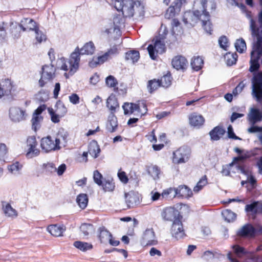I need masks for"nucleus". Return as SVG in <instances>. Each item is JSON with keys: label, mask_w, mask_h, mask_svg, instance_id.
<instances>
[{"label": "nucleus", "mask_w": 262, "mask_h": 262, "mask_svg": "<svg viewBox=\"0 0 262 262\" xmlns=\"http://www.w3.org/2000/svg\"><path fill=\"white\" fill-rule=\"evenodd\" d=\"M162 216L164 220L168 221L182 218L178 210L172 207L165 208L162 212Z\"/></svg>", "instance_id": "nucleus-15"}, {"label": "nucleus", "mask_w": 262, "mask_h": 262, "mask_svg": "<svg viewBox=\"0 0 262 262\" xmlns=\"http://www.w3.org/2000/svg\"><path fill=\"white\" fill-rule=\"evenodd\" d=\"M115 8L121 11L124 17L142 18L144 14V7L140 0H112Z\"/></svg>", "instance_id": "nucleus-2"}, {"label": "nucleus", "mask_w": 262, "mask_h": 262, "mask_svg": "<svg viewBox=\"0 0 262 262\" xmlns=\"http://www.w3.org/2000/svg\"><path fill=\"white\" fill-rule=\"evenodd\" d=\"M132 114L134 113L135 112H137L140 113L141 115H143L144 114L146 113L147 111V109L146 107V104L142 102L139 104H135L132 103Z\"/></svg>", "instance_id": "nucleus-31"}, {"label": "nucleus", "mask_w": 262, "mask_h": 262, "mask_svg": "<svg viewBox=\"0 0 262 262\" xmlns=\"http://www.w3.org/2000/svg\"><path fill=\"white\" fill-rule=\"evenodd\" d=\"M7 148L4 143L0 144V160H2L7 153Z\"/></svg>", "instance_id": "nucleus-62"}, {"label": "nucleus", "mask_w": 262, "mask_h": 262, "mask_svg": "<svg viewBox=\"0 0 262 262\" xmlns=\"http://www.w3.org/2000/svg\"><path fill=\"white\" fill-rule=\"evenodd\" d=\"M0 87L4 91L6 96H10L12 98L11 92L14 87L13 81L9 79L3 80L1 82Z\"/></svg>", "instance_id": "nucleus-23"}, {"label": "nucleus", "mask_w": 262, "mask_h": 262, "mask_svg": "<svg viewBox=\"0 0 262 262\" xmlns=\"http://www.w3.org/2000/svg\"><path fill=\"white\" fill-rule=\"evenodd\" d=\"M202 11L195 10L193 12H186L184 13L183 21L186 25L193 26L200 20Z\"/></svg>", "instance_id": "nucleus-13"}, {"label": "nucleus", "mask_w": 262, "mask_h": 262, "mask_svg": "<svg viewBox=\"0 0 262 262\" xmlns=\"http://www.w3.org/2000/svg\"><path fill=\"white\" fill-rule=\"evenodd\" d=\"M47 229L52 235L59 237L63 235L62 234L66 230V228L63 225L54 224L48 226Z\"/></svg>", "instance_id": "nucleus-22"}, {"label": "nucleus", "mask_w": 262, "mask_h": 262, "mask_svg": "<svg viewBox=\"0 0 262 262\" xmlns=\"http://www.w3.org/2000/svg\"><path fill=\"white\" fill-rule=\"evenodd\" d=\"M73 245L76 248L83 252H85L93 248V245L91 244L81 241H76Z\"/></svg>", "instance_id": "nucleus-33"}, {"label": "nucleus", "mask_w": 262, "mask_h": 262, "mask_svg": "<svg viewBox=\"0 0 262 262\" xmlns=\"http://www.w3.org/2000/svg\"><path fill=\"white\" fill-rule=\"evenodd\" d=\"M258 202H254L253 203L248 204L245 206V211L249 213V215L253 219H255L257 213H258Z\"/></svg>", "instance_id": "nucleus-30"}, {"label": "nucleus", "mask_w": 262, "mask_h": 262, "mask_svg": "<svg viewBox=\"0 0 262 262\" xmlns=\"http://www.w3.org/2000/svg\"><path fill=\"white\" fill-rule=\"evenodd\" d=\"M19 26L23 31H35L38 28L37 23L32 18H23L19 24Z\"/></svg>", "instance_id": "nucleus-17"}, {"label": "nucleus", "mask_w": 262, "mask_h": 262, "mask_svg": "<svg viewBox=\"0 0 262 262\" xmlns=\"http://www.w3.org/2000/svg\"><path fill=\"white\" fill-rule=\"evenodd\" d=\"M255 233V228L249 224L244 225L237 232V234L242 237H252L254 235Z\"/></svg>", "instance_id": "nucleus-21"}, {"label": "nucleus", "mask_w": 262, "mask_h": 262, "mask_svg": "<svg viewBox=\"0 0 262 262\" xmlns=\"http://www.w3.org/2000/svg\"><path fill=\"white\" fill-rule=\"evenodd\" d=\"M251 95L258 102H262V72L254 75L252 79Z\"/></svg>", "instance_id": "nucleus-5"}, {"label": "nucleus", "mask_w": 262, "mask_h": 262, "mask_svg": "<svg viewBox=\"0 0 262 262\" xmlns=\"http://www.w3.org/2000/svg\"><path fill=\"white\" fill-rule=\"evenodd\" d=\"M68 136L66 132L62 133L59 131L55 137L47 136L42 138L40 140L42 151L45 153H49L60 150L61 148L60 146L61 142H67Z\"/></svg>", "instance_id": "nucleus-3"}, {"label": "nucleus", "mask_w": 262, "mask_h": 262, "mask_svg": "<svg viewBox=\"0 0 262 262\" xmlns=\"http://www.w3.org/2000/svg\"><path fill=\"white\" fill-rule=\"evenodd\" d=\"M88 152L94 158H96L99 156L100 148L96 141L94 140L90 143Z\"/></svg>", "instance_id": "nucleus-28"}, {"label": "nucleus", "mask_w": 262, "mask_h": 262, "mask_svg": "<svg viewBox=\"0 0 262 262\" xmlns=\"http://www.w3.org/2000/svg\"><path fill=\"white\" fill-rule=\"evenodd\" d=\"M99 231V238L101 243L105 242L110 238V236H112V234L104 227H100Z\"/></svg>", "instance_id": "nucleus-36"}, {"label": "nucleus", "mask_w": 262, "mask_h": 262, "mask_svg": "<svg viewBox=\"0 0 262 262\" xmlns=\"http://www.w3.org/2000/svg\"><path fill=\"white\" fill-rule=\"evenodd\" d=\"M261 56L262 39L260 37L258 41L254 43L251 52L250 66L249 70L250 72H253L258 70L259 68V60Z\"/></svg>", "instance_id": "nucleus-4"}, {"label": "nucleus", "mask_w": 262, "mask_h": 262, "mask_svg": "<svg viewBox=\"0 0 262 262\" xmlns=\"http://www.w3.org/2000/svg\"><path fill=\"white\" fill-rule=\"evenodd\" d=\"M203 63V59L200 57H194L191 61L192 68L196 71H198L202 69Z\"/></svg>", "instance_id": "nucleus-34"}, {"label": "nucleus", "mask_w": 262, "mask_h": 262, "mask_svg": "<svg viewBox=\"0 0 262 262\" xmlns=\"http://www.w3.org/2000/svg\"><path fill=\"white\" fill-rule=\"evenodd\" d=\"M42 120L43 118L42 116H37L36 115H33L31 119L32 129L36 132L40 128Z\"/></svg>", "instance_id": "nucleus-37"}, {"label": "nucleus", "mask_w": 262, "mask_h": 262, "mask_svg": "<svg viewBox=\"0 0 262 262\" xmlns=\"http://www.w3.org/2000/svg\"><path fill=\"white\" fill-rule=\"evenodd\" d=\"M254 155L255 154L252 151L244 150L241 155L234 158V162L245 160L254 156Z\"/></svg>", "instance_id": "nucleus-43"}, {"label": "nucleus", "mask_w": 262, "mask_h": 262, "mask_svg": "<svg viewBox=\"0 0 262 262\" xmlns=\"http://www.w3.org/2000/svg\"><path fill=\"white\" fill-rule=\"evenodd\" d=\"M159 86H161L159 80L155 79L149 80L147 85L148 90L150 93L156 90Z\"/></svg>", "instance_id": "nucleus-50"}, {"label": "nucleus", "mask_w": 262, "mask_h": 262, "mask_svg": "<svg viewBox=\"0 0 262 262\" xmlns=\"http://www.w3.org/2000/svg\"><path fill=\"white\" fill-rule=\"evenodd\" d=\"M219 43L221 48L226 50L228 47L227 38L225 36H221L219 39Z\"/></svg>", "instance_id": "nucleus-56"}, {"label": "nucleus", "mask_w": 262, "mask_h": 262, "mask_svg": "<svg viewBox=\"0 0 262 262\" xmlns=\"http://www.w3.org/2000/svg\"><path fill=\"white\" fill-rule=\"evenodd\" d=\"M159 83L161 86L164 88H167L171 85V77L170 74H166L161 77L159 80Z\"/></svg>", "instance_id": "nucleus-51"}, {"label": "nucleus", "mask_w": 262, "mask_h": 262, "mask_svg": "<svg viewBox=\"0 0 262 262\" xmlns=\"http://www.w3.org/2000/svg\"><path fill=\"white\" fill-rule=\"evenodd\" d=\"M105 127L107 132L110 133H114L117 130L118 122L117 118L115 114H110L107 118Z\"/></svg>", "instance_id": "nucleus-19"}, {"label": "nucleus", "mask_w": 262, "mask_h": 262, "mask_svg": "<svg viewBox=\"0 0 262 262\" xmlns=\"http://www.w3.org/2000/svg\"><path fill=\"white\" fill-rule=\"evenodd\" d=\"M80 230L84 236H88L94 231L93 226L92 224L86 223L82 224L80 227Z\"/></svg>", "instance_id": "nucleus-40"}, {"label": "nucleus", "mask_w": 262, "mask_h": 262, "mask_svg": "<svg viewBox=\"0 0 262 262\" xmlns=\"http://www.w3.org/2000/svg\"><path fill=\"white\" fill-rule=\"evenodd\" d=\"M227 129H228V131H227L228 137L229 138L233 139L234 140H242L241 138L236 136L235 135V134L233 132V129L232 125H229Z\"/></svg>", "instance_id": "nucleus-58"}, {"label": "nucleus", "mask_w": 262, "mask_h": 262, "mask_svg": "<svg viewBox=\"0 0 262 262\" xmlns=\"http://www.w3.org/2000/svg\"><path fill=\"white\" fill-rule=\"evenodd\" d=\"M55 68L52 64L45 65L42 67V73L39 80L40 87H43L55 77Z\"/></svg>", "instance_id": "nucleus-8"}, {"label": "nucleus", "mask_w": 262, "mask_h": 262, "mask_svg": "<svg viewBox=\"0 0 262 262\" xmlns=\"http://www.w3.org/2000/svg\"><path fill=\"white\" fill-rule=\"evenodd\" d=\"M140 57L139 52L136 50L129 51L126 53L125 59L126 60H130L134 63L137 62Z\"/></svg>", "instance_id": "nucleus-35"}, {"label": "nucleus", "mask_w": 262, "mask_h": 262, "mask_svg": "<svg viewBox=\"0 0 262 262\" xmlns=\"http://www.w3.org/2000/svg\"><path fill=\"white\" fill-rule=\"evenodd\" d=\"M118 19V17H115L114 18L113 23L111 24V26L110 28H106L104 30V32L106 33L107 34H109L110 33H111L112 31H115L117 28L115 26V23L117 21V20Z\"/></svg>", "instance_id": "nucleus-61"}, {"label": "nucleus", "mask_w": 262, "mask_h": 262, "mask_svg": "<svg viewBox=\"0 0 262 262\" xmlns=\"http://www.w3.org/2000/svg\"><path fill=\"white\" fill-rule=\"evenodd\" d=\"M222 214L225 220L228 222L234 221L236 217V214L229 209H226L222 211Z\"/></svg>", "instance_id": "nucleus-41"}, {"label": "nucleus", "mask_w": 262, "mask_h": 262, "mask_svg": "<svg viewBox=\"0 0 262 262\" xmlns=\"http://www.w3.org/2000/svg\"><path fill=\"white\" fill-rule=\"evenodd\" d=\"M232 248L235 254L238 256H241L242 255L246 253L245 249L238 245H233Z\"/></svg>", "instance_id": "nucleus-57"}, {"label": "nucleus", "mask_w": 262, "mask_h": 262, "mask_svg": "<svg viewBox=\"0 0 262 262\" xmlns=\"http://www.w3.org/2000/svg\"><path fill=\"white\" fill-rule=\"evenodd\" d=\"M118 176L120 180L123 183H127L128 181V179L126 175V173L124 171L119 172L118 173Z\"/></svg>", "instance_id": "nucleus-64"}, {"label": "nucleus", "mask_w": 262, "mask_h": 262, "mask_svg": "<svg viewBox=\"0 0 262 262\" xmlns=\"http://www.w3.org/2000/svg\"><path fill=\"white\" fill-rule=\"evenodd\" d=\"M37 146L27 147L26 157L28 158H32L39 155L40 151Z\"/></svg>", "instance_id": "nucleus-42"}, {"label": "nucleus", "mask_w": 262, "mask_h": 262, "mask_svg": "<svg viewBox=\"0 0 262 262\" xmlns=\"http://www.w3.org/2000/svg\"><path fill=\"white\" fill-rule=\"evenodd\" d=\"M48 111L51 116V120L53 123H57L60 121L61 116L57 113L56 110H54L51 107H48Z\"/></svg>", "instance_id": "nucleus-47"}, {"label": "nucleus", "mask_w": 262, "mask_h": 262, "mask_svg": "<svg viewBox=\"0 0 262 262\" xmlns=\"http://www.w3.org/2000/svg\"><path fill=\"white\" fill-rule=\"evenodd\" d=\"M258 20L260 27H258L256 21L251 18L250 21V29L251 31V35L253 37H256L257 41L261 37L262 39V10L258 15Z\"/></svg>", "instance_id": "nucleus-11"}, {"label": "nucleus", "mask_w": 262, "mask_h": 262, "mask_svg": "<svg viewBox=\"0 0 262 262\" xmlns=\"http://www.w3.org/2000/svg\"><path fill=\"white\" fill-rule=\"evenodd\" d=\"M237 58V55L236 53L231 54L228 53L225 55V59L226 60V63L229 66H232L236 63Z\"/></svg>", "instance_id": "nucleus-48"}, {"label": "nucleus", "mask_w": 262, "mask_h": 262, "mask_svg": "<svg viewBox=\"0 0 262 262\" xmlns=\"http://www.w3.org/2000/svg\"><path fill=\"white\" fill-rule=\"evenodd\" d=\"M187 59L183 56L178 55L173 57L171 61L172 67L178 70H185L188 66Z\"/></svg>", "instance_id": "nucleus-20"}, {"label": "nucleus", "mask_w": 262, "mask_h": 262, "mask_svg": "<svg viewBox=\"0 0 262 262\" xmlns=\"http://www.w3.org/2000/svg\"><path fill=\"white\" fill-rule=\"evenodd\" d=\"M248 117L250 122L252 125H254L256 123L261 120L262 114L258 109L251 108L250 112L248 115Z\"/></svg>", "instance_id": "nucleus-25"}, {"label": "nucleus", "mask_w": 262, "mask_h": 262, "mask_svg": "<svg viewBox=\"0 0 262 262\" xmlns=\"http://www.w3.org/2000/svg\"><path fill=\"white\" fill-rule=\"evenodd\" d=\"M147 50L150 58L155 59L157 54H162L165 51L166 47L164 39L156 38L154 45H149Z\"/></svg>", "instance_id": "nucleus-7"}, {"label": "nucleus", "mask_w": 262, "mask_h": 262, "mask_svg": "<svg viewBox=\"0 0 262 262\" xmlns=\"http://www.w3.org/2000/svg\"><path fill=\"white\" fill-rule=\"evenodd\" d=\"M106 105L111 111V113L113 114H115L116 109L119 106L117 99L114 95H111L107 98Z\"/></svg>", "instance_id": "nucleus-29"}, {"label": "nucleus", "mask_w": 262, "mask_h": 262, "mask_svg": "<svg viewBox=\"0 0 262 262\" xmlns=\"http://www.w3.org/2000/svg\"><path fill=\"white\" fill-rule=\"evenodd\" d=\"M106 84L110 88H115L118 84L117 79L112 75H110L105 79Z\"/></svg>", "instance_id": "nucleus-54"}, {"label": "nucleus", "mask_w": 262, "mask_h": 262, "mask_svg": "<svg viewBox=\"0 0 262 262\" xmlns=\"http://www.w3.org/2000/svg\"><path fill=\"white\" fill-rule=\"evenodd\" d=\"M208 3H210L212 6L213 3L211 0H202L201 5L203 8L202 10V15L201 16L200 20L202 23V26L206 32L209 34H211L212 31V25L210 21V15L208 12L206 11L207 5Z\"/></svg>", "instance_id": "nucleus-6"}, {"label": "nucleus", "mask_w": 262, "mask_h": 262, "mask_svg": "<svg viewBox=\"0 0 262 262\" xmlns=\"http://www.w3.org/2000/svg\"><path fill=\"white\" fill-rule=\"evenodd\" d=\"M181 220V218L173 221L171 229L172 236L177 239L182 238L185 235Z\"/></svg>", "instance_id": "nucleus-14"}, {"label": "nucleus", "mask_w": 262, "mask_h": 262, "mask_svg": "<svg viewBox=\"0 0 262 262\" xmlns=\"http://www.w3.org/2000/svg\"><path fill=\"white\" fill-rule=\"evenodd\" d=\"M95 50L94 44L92 41H89L84 44L80 49L77 47L71 54L68 60L64 58H61L60 69L68 71L69 75H73L78 69L80 60V55H92Z\"/></svg>", "instance_id": "nucleus-1"}, {"label": "nucleus", "mask_w": 262, "mask_h": 262, "mask_svg": "<svg viewBox=\"0 0 262 262\" xmlns=\"http://www.w3.org/2000/svg\"><path fill=\"white\" fill-rule=\"evenodd\" d=\"M125 199L128 208H133L140 202L139 193L132 191L125 193Z\"/></svg>", "instance_id": "nucleus-16"}, {"label": "nucleus", "mask_w": 262, "mask_h": 262, "mask_svg": "<svg viewBox=\"0 0 262 262\" xmlns=\"http://www.w3.org/2000/svg\"><path fill=\"white\" fill-rule=\"evenodd\" d=\"M25 111L19 107L13 106L9 110V116L14 122H19L25 119Z\"/></svg>", "instance_id": "nucleus-18"}, {"label": "nucleus", "mask_w": 262, "mask_h": 262, "mask_svg": "<svg viewBox=\"0 0 262 262\" xmlns=\"http://www.w3.org/2000/svg\"><path fill=\"white\" fill-rule=\"evenodd\" d=\"M225 133V130L223 128L216 126L210 132L209 135L211 140L217 141L219 140Z\"/></svg>", "instance_id": "nucleus-27"}, {"label": "nucleus", "mask_w": 262, "mask_h": 262, "mask_svg": "<svg viewBox=\"0 0 262 262\" xmlns=\"http://www.w3.org/2000/svg\"><path fill=\"white\" fill-rule=\"evenodd\" d=\"M37 146V142L35 136H30L27 140V147Z\"/></svg>", "instance_id": "nucleus-60"}, {"label": "nucleus", "mask_w": 262, "mask_h": 262, "mask_svg": "<svg viewBox=\"0 0 262 262\" xmlns=\"http://www.w3.org/2000/svg\"><path fill=\"white\" fill-rule=\"evenodd\" d=\"M56 111L62 117L67 112V109L64 105L60 102L56 104Z\"/></svg>", "instance_id": "nucleus-52"}, {"label": "nucleus", "mask_w": 262, "mask_h": 262, "mask_svg": "<svg viewBox=\"0 0 262 262\" xmlns=\"http://www.w3.org/2000/svg\"><path fill=\"white\" fill-rule=\"evenodd\" d=\"M174 191L176 195H179L184 198H188L192 195L191 190L187 186L182 185L180 186L177 188H169L167 190H164L162 193V196L164 197L167 196L170 193Z\"/></svg>", "instance_id": "nucleus-10"}, {"label": "nucleus", "mask_w": 262, "mask_h": 262, "mask_svg": "<svg viewBox=\"0 0 262 262\" xmlns=\"http://www.w3.org/2000/svg\"><path fill=\"white\" fill-rule=\"evenodd\" d=\"M22 168V165L18 162H16L8 166V169L13 174H18Z\"/></svg>", "instance_id": "nucleus-45"}, {"label": "nucleus", "mask_w": 262, "mask_h": 262, "mask_svg": "<svg viewBox=\"0 0 262 262\" xmlns=\"http://www.w3.org/2000/svg\"><path fill=\"white\" fill-rule=\"evenodd\" d=\"M108 56L107 53L106 52L103 55L98 57L95 60L93 59L89 62V65L91 67H95L97 64L102 63L105 61Z\"/></svg>", "instance_id": "nucleus-39"}, {"label": "nucleus", "mask_w": 262, "mask_h": 262, "mask_svg": "<svg viewBox=\"0 0 262 262\" xmlns=\"http://www.w3.org/2000/svg\"><path fill=\"white\" fill-rule=\"evenodd\" d=\"M3 211L7 217L15 218L17 216V212L11 205L6 202H2Z\"/></svg>", "instance_id": "nucleus-24"}, {"label": "nucleus", "mask_w": 262, "mask_h": 262, "mask_svg": "<svg viewBox=\"0 0 262 262\" xmlns=\"http://www.w3.org/2000/svg\"><path fill=\"white\" fill-rule=\"evenodd\" d=\"M189 123L191 125L195 127H200L202 126L205 121V119L202 115H198L195 113L191 114L189 116Z\"/></svg>", "instance_id": "nucleus-26"}, {"label": "nucleus", "mask_w": 262, "mask_h": 262, "mask_svg": "<svg viewBox=\"0 0 262 262\" xmlns=\"http://www.w3.org/2000/svg\"><path fill=\"white\" fill-rule=\"evenodd\" d=\"M44 167L47 171H48L50 173L55 172L57 170L56 166L52 163H48L44 164Z\"/></svg>", "instance_id": "nucleus-59"}, {"label": "nucleus", "mask_w": 262, "mask_h": 262, "mask_svg": "<svg viewBox=\"0 0 262 262\" xmlns=\"http://www.w3.org/2000/svg\"><path fill=\"white\" fill-rule=\"evenodd\" d=\"M93 179L95 183L98 186H101L102 185L103 178L102 175L98 170H95L94 171Z\"/></svg>", "instance_id": "nucleus-53"}, {"label": "nucleus", "mask_w": 262, "mask_h": 262, "mask_svg": "<svg viewBox=\"0 0 262 262\" xmlns=\"http://www.w3.org/2000/svg\"><path fill=\"white\" fill-rule=\"evenodd\" d=\"M102 187L104 191H112L115 188V183L112 178L104 179L102 182Z\"/></svg>", "instance_id": "nucleus-32"}, {"label": "nucleus", "mask_w": 262, "mask_h": 262, "mask_svg": "<svg viewBox=\"0 0 262 262\" xmlns=\"http://www.w3.org/2000/svg\"><path fill=\"white\" fill-rule=\"evenodd\" d=\"M34 31L35 33V39L38 43H41L46 40V35L39 30L38 28Z\"/></svg>", "instance_id": "nucleus-55"}, {"label": "nucleus", "mask_w": 262, "mask_h": 262, "mask_svg": "<svg viewBox=\"0 0 262 262\" xmlns=\"http://www.w3.org/2000/svg\"><path fill=\"white\" fill-rule=\"evenodd\" d=\"M148 172L154 180H156L159 178L160 169L157 166L152 165L148 167Z\"/></svg>", "instance_id": "nucleus-46"}, {"label": "nucleus", "mask_w": 262, "mask_h": 262, "mask_svg": "<svg viewBox=\"0 0 262 262\" xmlns=\"http://www.w3.org/2000/svg\"><path fill=\"white\" fill-rule=\"evenodd\" d=\"M69 98L70 102L73 104H77L79 103V97L76 94L73 93L71 94Z\"/></svg>", "instance_id": "nucleus-63"}, {"label": "nucleus", "mask_w": 262, "mask_h": 262, "mask_svg": "<svg viewBox=\"0 0 262 262\" xmlns=\"http://www.w3.org/2000/svg\"><path fill=\"white\" fill-rule=\"evenodd\" d=\"M207 179L206 176L205 175L202 177V178L197 183L196 186L194 187L193 191L196 193L199 192L205 185H207Z\"/></svg>", "instance_id": "nucleus-44"}, {"label": "nucleus", "mask_w": 262, "mask_h": 262, "mask_svg": "<svg viewBox=\"0 0 262 262\" xmlns=\"http://www.w3.org/2000/svg\"><path fill=\"white\" fill-rule=\"evenodd\" d=\"M235 47L237 52L243 53L246 50V44L243 38L237 39L235 43Z\"/></svg>", "instance_id": "nucleus-49"}, {"label": "nucleus", "mask_w": 262, "mask_h": 262, "mask_svg": "<svg viewBox=\"0 0 262 262\" xmlns=\"http://www.w3.org/2000/svg\"><path fill=\"white\" fill-rule=\"evenodd\" d=\"M190 149L187 146H182L173 152V162L180 164L186 162L190 157Z\"/></svg>", "instance_id": "nucleus-9"}, {"label": "nucleus", "mask_w": 262, "mask_h": 262, "mask_svg": "<svg viewBox=\"0 0 262 262\" xmlns=\"http://www.w3.org/2000/svg\"><path fill=\"white\" fill-rule=\"evenodd\" d=\"M158 241L156 239L155 232L152 229H146L144 232L141 240V244L143 246L155 245Z\"/></svg>", "instance_id": "nucleus-12"}, {"label": "nucleus", "mask_w": 262, "mask_h": 262, "mask_svg": "<svg viewBox=\"0 0 262 262\" xmlns=\"http://www.w3.org/2000/svg\"><path fill=\"white\" fill-rule=\"evenodd\" d=\"M76 202L81 209H84L87 206L88 203L87 195L83 193L79 194L77 197Z\"/></svg>", "instance_id": "nucleus-38"}]
</instances>
